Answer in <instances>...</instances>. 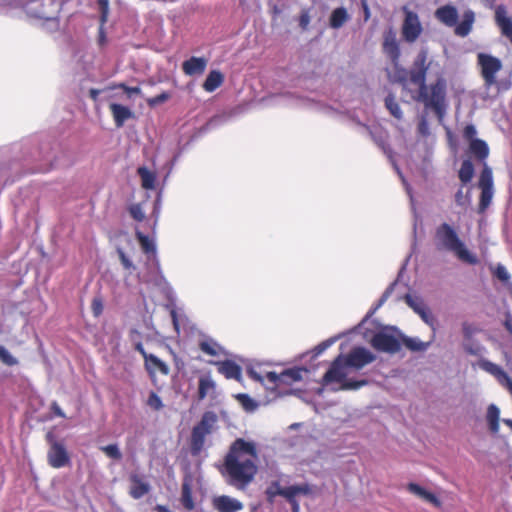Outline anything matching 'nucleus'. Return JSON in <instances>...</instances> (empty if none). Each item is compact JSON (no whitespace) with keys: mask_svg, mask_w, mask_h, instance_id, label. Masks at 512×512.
Segmentation results:
<instances>
[{"mask_svg":"<svg viewBox=\"0 0 512 512\" xmlns=\"http://www.w3.org/2000/svg\"><path fill=\"white\" fill-rule=\"evenodd\" d=\"M435 17L442 24L454 27L458 21V11L456 7L447 4L436 9Z\"/></svg>","mask_w":512,"mask_h":512,"instance_id":"a211bd4d","label":"nucleus"},{"mask_svg":"<svg viewBox=\"0 0 512 512\" xmlns=\"http://www.w3.org/2000/svg\"><path fill=\"white\" fill-rule=\"evenodd\" d=\"M309 23H310L309 12L307 10H303L299 16V26L303 30H306L309 26Z\"/></svg>","mask_w":512,"mask_h":512,"instance_id":"09e8293b","label":"nucleus"},{"mask_svg":"<svg viewBox=\"0 0 512 512\" xmlns=\"http://www.w3.org/2000/svg\"><path fill=\"white\" fill-rule=\"evenodd\" d=\"M207 67V60L203 57H191L182 63V70L188 76L201 75Z\"/></svg>","mask_w":512,"mask_h":512,"instance_id":"412c9836","label":"nucleus"},{"mask_svg":"<svg viewBox=\"0 0 512 512\" xmlns=\"http://www.w3.org/2000/svg\"><path fill=\"white\" fill-rule=\"evenodd\" d=\"M478 187L481 190L478 213L483 214L489 208L494 194L492 170L486 164L481 171Z\"/></svg>","mask_w":512,"mask_h":512,"instance_id":"1a4fd4ad","label":"nucleus"},{"mask_svg":"<svg viewBox=\"0 0 512 512\" xmlns=\"http://www.w3.org/2000/svg\"><path fill=\"white\" fill-rule=\"evenodd\" d=\"M349 16L345 8L339 7L333 10L331 13L329 24L332 28L338 29L344 25L348 20Z\"/></svg>","mask_w":512,"mask_h":512,"instance_id":"7c9ffc66","label":"nucleus"},{"mask_svg":"<svg viewBox=\"0 0 512 512\" xmlns=\"http://www.w3.org/2000/svg\"><path fill=\"white\" fill-rule=\"evenodd\" d=\"M91 310L95 317H99L103 312V301L101 297H94L91 303Z\"/></svg>","mask_w":512,"mask_h":512,"instance_id":"49530a36","label":"nucleus"},{"mask_svg":"<svg viewBox=\"0 0 512 512\" xmlns=\"http://www.w3.org/2000/svg\"><path fill=\"white\" fill-rule=\"evenodd\" d=\"M134 348L136 351H138L142 355L144 360H146V357H148L150 355L149 353H147L145 351L141 340H138L134 343Z\"/></svg>","mask_w":512,"mask_h":512,"instance_id":"5fc2aeb1","label":"nucleus"},{"mask_svg":"<svg viewBox=\"0 0 512 512\" xmlns=\"http://www.w3.org/2000/svg\"><path fill=\"white\" fill-rule=\"evenodd\" d=\"M477 64L480 67L481 77L484 86L489 89L497 83L496 75L502 69V62L499 58L486 53L477 55Z\"/></svg>","mask_w":512,"mask_h":512,"instance_id":"6e6552de","label":"nucleus"},{"mask_svg":"<svg viewBox=\"0 0 512 512\" xmlns=\"http://www.w3.org/2000/svg\"><path fill=\"white\" fill-rule=\"evenodd\" d=\"M180 500L185 509L191 511L195 508V503L192 497L191 483L187 479H185L182 483Z\"/></svg>","mask_w":512,"mask_h":512,"instance_id":"c756f323","label":"nucleus"},{"mask_svg":"<svg viewBox=\"0 0 512 512\" xmlns=\"http://www.w3.org/2000/svg\"><path fill=\"white\" fill-rule=\"evenodd\" d=\"M144 366L150 377H155L156 372L167 376L170 372L169 366L154 354H150L144 360Z\"/></svg>","mask_w":512,"mask_h":512,"instance_id":"4be33fe9","label":"nucleus"},{"mask_svg":"<svg viewBox=\"0 0 512 512\" xmlns=\"http://www.w3.org/2000/svg\"><path fill=\"white\" fill-rule=\"evenodd\" d=\"M0 360L8 366H14L18 363L17 359L15 357H13L4 346H1V345H0Z\"/></svg>","mask_w":512,"mask_h":512,"instance_id":"37998d69","label":"nucleus"},{"mask_svg":"<svg viewBox=\"0 0 512 512\" xmlns=\"http://www.w3.org/2000/svg\"><path fill=\"white\" fill-rule=\"evenodd\" d=\"M101 93V90L99 89H96V88H91L89 90V96L90 98L93 100V101H97L98 100V97H99V94Z\"/></svg>","mask_w":512,"mask_h":512,"instance_id":"e2e57ef3","label":"nucleus"},{"mask_svg":"<svg viewBox=\"0 0 512 512\" xmlns=\"http://www.w3.org/2000/svg\"><path fill=\"white\" fill-rule=\"evenodd\" d=\"M475 21V14L472 10H467L463 14V19L459 24H456L455 34L460 37H466L472 30Z\"/></svg>","mask_w":512,"mask_h":512,"instance_id":"393cba45","label":"nucleus"},{"mask_svg":"<svg viewBox=\"0 0 512 512\" xmlns=\"http://www.w3.org/2000/svg\"><path fill=\"white\" fill-rule=\"evenodd\" d=\"M496 276L498 279L502 281H507L509 279V274L503 266H499L496 270Z\"/></svg>","mask_w":512,"mask_h":512,"instance_id":"864d4df0","label":"nucleus"},{"mask_svg":"<svg viewBox=\"0 0 512 512\" xmlns=\"http://www.w3.org/2000/svg\"><path fill=\"white\" fill-rule=\"evenodd\" d=\"M238 399L242 402L246 409H253L256 406L253 400L246 394H240Z\"/></svg>","mask_w":512,"mask_h":512,"instance_id":"603ef678","label":"nucleus"},{"mask_svg":"<svg viewBox=\"0 0 512 512\" xmlns=\"http://www.w3.org/2000/svg\"><path fill=\"white\" fill-rule=\"evenodd\" d=\"M426 130H427V124H426V121L423 120L420 124H419V131L422 133V134H425L426 133Z\"/></svg>","mask_w":512,"mask_h":512,"instance_id":"69168bd1","label":"nucleus"},{"mask_svg":"<svg viewBox=\"0 0 512 512\" xmlns=\"http://www.w3.org/2000/svg\"><path fill=\"white\" fill-rule=\"evenodd\" d=\"M51 410L55 416L61 417V418H66L65 413L63 412V410L60 408V406L56 402L52 403Z\"/></svg>","mask_w":512,"mask_h":512,"instance_id":"6e6d98bb","label":"nucleus"},{"mask_svg":"<svg viewBox=\"0 0 512 512\" xmlns=\"http://www.w3.org/2000/svg\"><path fill=\"white\" fill-rule=\"evenodd\" d=\"M266 499L269 503H273L276 496H282L285 499L293 495V485L289 487H281L279 481H272L265 490Z\"/></svg>","mask_w":512,"mask_h":512,"instance_id":"5701e85b","label":"nucleus"},{"mask_svg":"<svg viewBox=\"0 0 512 512\" xmlns=\"http://www.w3.org/2000/svg\"><path fill=\"white\" fill-rule=\"evenodd\" d=\"M129 213L131 217L138 222H141L145 219V214L140 204L131 205L129 207Z\"/></svg>","mask_w":512,"mask_h":512,"instance_id":"c03bdc74","label":"nucleus"},{"mask_svg":"<svg viewBox=\"0 0 512 512\" xmlns=\"http://www.w3.org/2000/svg\"><path fill=\"white\" fill-rule=\"evenodd\" d=\"M170 98H171V94L169 92L164 91L159 95L148 98L146 100V102L149 107L153 108V107H156L157 105H160V104L168 101Z\"/></svg>","mask_w":512,"mask_h":512,"instance_id":"a19ab883","label":"nucleus"},{"mask_svg":"<svg viewBox=\"0 0 512 512\" xmlns=\"http://www.w3.org/2000/svg\"><path fill=\"white\" fill-rule=\"evenodd\" d=\"M333 342V339H328L318 344L313 350L314 355L318 356L322 354Z\"/></svg>","mask_w":512,"mask_h":512,"instance_id":"8fccbe9b","label":"nucleus"},{"mask_svg":"<svg viewBox=\"0 0 512 512\" xmlns=\"http://www.w3.org/2000/svg\"><path fill=\"white\" fill-rule=\"evenodd\" d=\"M462 329H463V334L465 336V338H470L474 329L472 328V326L468 323H463L462 325Z\"/></svg>","mask_w":512,"mask_h":512,"instance_id":"13d9d810","label":"nucleus"},{"mask_svg":"<svg viewBox=\"0 0 512 512\" xmlns=\"http://www.w3.org/2000/svg\"><path fill=\"white\" fill-rule=\"evenodd\" d=\"M385 106L396 119L402 118V111L401 108L396 101V98L393 94H388L385 98Z\"/></svg>","mask_w":512,"mask_h":512,"instance_id":"e433bc0d","label":"nucleus"},{"mask_svg":"<svg viewBox=\"0 0 512 512\" xmlns=\"http://www.w3.org/2000/svg\"><path fill=\"white\" fill-rule=\"evenodd\" d=\"M199 350L211 357L226 356L225 349L213 338L205 337L198 342Z\"/></svg>","mask_w":512,"mask_h":512,"instance_id":"aec40b11","label":"nucleus"},{"mask_svg":"<svg viewBox=\"0 0 512 512\" xmlns=\"http://www.w3.org/2000/svg\"><path fill=\"white\" fill-rule=\"evenodd\" d=\"M136 238L140 243V246L144 253L146 254H155L156 246L152 240L149 239L148 236L144 235L140 231H136Z\"/></svg>","mask_w":512,"mask_h":512,"instance_id":"c9c22d12","label":"nucleus"},{"mask_svg":"<svg viewBox=\"0 0 512 512\" xmlns=\"http://www.w3.org/2000/svg\"><path fill=\"white\" fill-rule=\"evenodd\" d=\"M487 421L489 424V428L492 433H498L499 431V418H500V410L499 408L491 404L487 409Z\"/></svg>","mask_w":512,"mask_h":512,"instance_id":"2f4dec72","label":"nucleus"},{"mask_svg":"<svg viewBox=\"0 0 512 512\" xmlns=\"http://www.w3.org/2000/svg\"><path fill=\"white\" fill-rule=\"evenodd\" d=\"M474 175V166L470 160H464L461 164L458 176L460 181L465 185L469 183Z\"/></svg>","mask_w":512,"mask_h":512,"instance_id":"473e14b6","label":"nucleus"},{"mask_svg":"<svg viewBox=\"0 0 512 512\" xmlns=\"http://www.w3.org/2000/svg\"><path fill=\"white\" fill-rule=\"evenodd\" d=\"M409 492L415 494L419 498L433 504L435 507H439L441 505L440 500L437 498L435 494L430 491H427L420 485L416 483H409L407 486Z\"/></svg>","mask_w":512,"mask_h":512,"instance_id":"a878e982","label":"nucleus"},{"mask_svg":"<svg viewBox=\"0 0 512 512\" xmlns=\"http://www.w3.org/2000/svg\"><path fill=\"white\" fill-rule=\"evenodd\" d=\"M216 389L217 385L212 377V373L210 371L203 373L198 380L197 399L202 401L208 396L214 398L216 396Z\"/></svg>","mask_w":512,"mask_h":512,"instance_id":"4468645a","label":"nucleus"},{"mask_svg":"<svg viewBox=\"0 0 512 512\" xmlns=\"http://www.w3.org/2000/svg\"><path fill=\"white\" fill-rule=\"evenodd\" d=\"M119 259L125 269L133 268V264L130 259L126 256L125 252L121 249L118 250Z\"/></svg>","mask_w":512,"mask_h":512,"instance_id":"3c124183","label":"nucleus"},{"mask_svg":"<svg viewBox=\"0 0 512 512\" xmlns=\"http://www.w3.org/2000/svg\"><path fill=\"white\" fill-rule=\"evenodd\" d=\"M400 334L402 333L395 327L381 330L371 338V346L377 351L395 354L401 349Z\"/></svg>","mask_w":512,"mask_h":512,"instance_id":"423d86ee","label":"nucleus"},{"mask_svg":"<svg viewBox=\"0 0 512 512\" xmlns=\"http://www.w3.org/2000/svg\"><path fill=\"white\" fill-rule=\"evenodd\" d=\"M113 88L122 89L128 96H131L133 94L138 95L141 93V89L139 87H130V86H127L125 83H119V84L113 86Z\"/></svg>","mask_w":512,"mask_h":512,"instance_id":"de8ad7c7","label":"nucleus"},{"mask_svg":"<svg viewBox=\"0 0 512 512\" xmlns=\"http://www.w3.org/2000/svg\"><path fill=\"white\" fill-rule=\"evenodd\" d=\"M258 462L256 443L237 438L224 458V474L228 477L229 484L238 489L249 485L258 472Z\"/></svg>","mask_w":512,"mask_h":512,"instance_id":"f03ea898","label":"nucleus"},{"mask_svg":"<svg viewBox=\"0 0 512 512\" xmlns=\"http://www.w3.org/2000/svg\"><path fill=\"white\" fill-rule=\"evenodd\" d=\"M375 360L376 356L372 352L360 346L354 347L347 355H343L344 364L354 370H361Z\"/></svg>","mask_w":512,"mask_h":512,"instance_id":"9d476101","label":"nucleus"},{"mask_svg":"<svg viewBox=\"0 0 512 512\" xmlns=\"http://www.w3.org/2000/svg\"><path fill=\"white\" fill-rule=\"evenodd\" d=\"M400 339L401 346L404 345L407 349L411 351H424L428 346L427 343L418 341L417 339L414 338H409L403 334H400Z\"/></svg>","mask_w":512,"mask_h":512,"instance_id":"f704fd0d","label":"nucleus"},{"mask_svg":"<svg viewBox=\"0 0 512 512\" xmlns=\"http://www.w3.org/2000/svg\"><path fill=\"white\" fill-rule=\"evenodd\" d=\"M423 31L418 15L405 9V18L402 24V36L406 42L413 43Z\"/></svg>","mask_w":512,"mask_h":512,"instance_id":"f8f14e48","label":"nucleus"},{"mask_svg":"<svg viewBox=\"0 0 512 512\" xmlns=\"http://www.w3.org/2000/svg\"><path fill=\"white\" fill-rule=\"evenodd\" d=\"M137 172L141 178L142 187L145 189H153L156 180L155 174L145 167H139Z\"/></svg>","mask_w":512,"mask_h":512,"instance_id":"72a5a7b5","label":"nucleus"},{"mask_svg":"<svg viewBox=\"0 0 512 512\" xmlns=\"http://www.w3.org/2000/svg\"><path fill=\"white\" fill-rule=\"evenodd\" d=\"M217 415L212 411L203 413L200 421L193 427L190 438V452L198 456L204 448L206 437L212 433Z\"/></svg>","mask_w":512,"mask_h":512,"instance_id":"39448f33","label":"nucleus"},{"mask_svg":"<svg viewBox=\"0 0 512 512\" xmlns=\"http://www.w3.org/2000/svg\"><path fill=\"white\" fill-rule=\"evenodd\" d=\"M129 337L131 341L135 343L136 341L140 340L141 334L136 329H132L130 331Z\"/></svg>","mask_w":512,"mask_h":512,"instance_id":"680f3d73","label":"nucleus"},{"mask_svg":"<svg viewBox=\"0 0 512 512\" xmlns=\"http://www.w3.org/2000/svg\"><path fill=\"white\" fill-rule=\"evenodd\" d=\"M495 22L500 28L503 36L512 43V19L507 15L504 5H499L495 9Z\"/></svg>","mask_w":512,"mask_h":512,"instance_id":"dca6fc26","label":"nucleus"},{"mask_svg":"<svg viewBox=\"0 0 512 512\" xmlns=\"http://www.w3.org/2000/svg\"><path fill=\"white\" fill-rule=\"evenodd\" d=\"M311 493V488L308 484H300L293 485V495L291 497H287L286 500L290 503L292 507V512H299L300 505L297 501L296 497L298 495H309Z\"/></svg>","mask_w":512,"mask_h":512,"instance_id":"c85d7f7f","label":"nucleus"},{"mask_svg":"<svg viewBox=\"0 0 512 512\" xmlns=\"http://www.w3.org/2000/svg\"><path fill=\"white\" fill-rule=\"evenodd\" d=\"M392 290V287L388 288L384 293L383 295L381 296L380 300H379V303L377 304V306L375 307L374 310L378 309L381 305H383V303L386 301V299L388 298L390 292Z\"/></svg>","mask_w":512,"mask_h":512,"instance_id":"052dcab7","label":"nucleus"},{"mask_svg":"<svg viewBox=\"0 0 512 512\" xmlns=\"http://www.w3.org/2000/svg\"><path fill=\"white\" fill-rule=\"evenodd\" d=\"M347 369L348 367L344 364L343 355L336 357L331 363L329 369L325 372L322 377L321 384L326 386L331 383H340V389L342 390H357L365 386L367 380H347Z\"/></svg>","mask_w":512,"mask_h":512,"instance_id":"20e7f679","label":"nucleus"},{"mask_svg":"<svg viewBox=\"0 0 512 512\" xmlns=\"http://www.w3.org/2000/svg\"><path fill=\"white\" fill-rule=\"evenodd\" d=\"M304 371H306V369L294 367V368L285 369L280 374H278L274 371L267 372L265 374V376H261L258 373H256L255 371H250L249 374L253 379H255L261 383H264L265 381H267L268 383L277 387L281 384L292 385L293 383L302 380V372H304Z\"/></svg>","mask_w":512,"mask_h":512,"instance_id":"0eeeda50","label":"nucleus"},{"mask_svg":"<svg viewBox=\"0 0 512 512\" xmlns=\"http://www.w3.org/2000/svg\"><path fill=\"white\" fill-rule=\"evenodd\" d=\"M433 241L437 251L451 252L460 261L470 265H476L479 262L478 257L467 249L456 229L447 222L436 227Z\"/></svg>","mask_w":512,"mask_h":512,"instance_id":"7ed1b4c3","label":"nucleus"},{"mask_svg":"<svg viewBox=\"0 0 512 512\" xmlns=\"http://www.w3.org/2000/svg\"><path fill=\"white\" fill-rule=\"evenodd\" d=\"M146 403L154 411H159V410H161L164 407L161 398L154 391H151L149 393V396H148V399H147Z\"/></svg>","mask_w":512,"mask_h":512,"instance_id":"58836bf2","label":"nucleus"},{"mask_svg":"<svg viewBox=\"0 0 512 512\" xmlns=\"http://www.w3.org/2000/svg\"><path fill=\"white\" fill-rule=\"evenodd\" d=\"M432 65L428 62V52L421 49L415 57L409 71L401 68L398 73V81L405 84L407 75L412 84L419 87L418 101L424 103L426 108H431L439 121H442L446 110L447 81L442 72L437 74L436 81L429 86L426 84L427 70Z\"/></svg>","mask_w":512,"mask_h":512,"instance_id":"f257e3e1","label":"nucleus"},{"mask_svg":"<svg viewBox=\"0 0 512 512\" xmlns=\"http://www.w3.org/2000/svg\"><path fill=\"white\" fill-rule=\"evenodd\" d=\"M109 109L113 115L116 127L120 128L125 121L133 117V112L126 106L117 103H111Z\"/></svg>","mask_w":512,"mask_h":512,"instance_id":"b1692460","label":"nucleus"},{"mask_svg":"<svg viewBox=\"0 0 512 512\" xmlns=\"http://www.w3.org/2000/svg\"><path fill=\"white\" fill-rule=\"evenodd\" d=\"M224 82V75L219 70H212L203 83V89L206 92H213Z\"/></svg>","mask_w":512,"mask_h":512,"instance_id":"cd10ccee","label":"nucleus"},{"mask_svg":"<svg viewBox=\"0 0 512 512\" xmlns=\"http://www.w3.org/2000/svg\"><path fill=\"white\" fill-rule=\"evenodd\" d=\"M504 326L506 330L512 335V319L510 317H507L504 322Z\"/></svg>","mask_w":512,"mask_h":512,"instance_id":"0e129e2a","label":"nucleus"},{"mask_svg":"<svg viewBox=\"0 0 512 512\" xmlns=\"http://www.w3.org/2000/svg\"><path fill=\"white\" fill-rule=\"evenodd\" d=\"M407 303L421 316V318L428 324L431 323L433 317L429 310L424 306L414 305L410 297L407 298Z\"/></svg>","mask_w":512,"mask_h":512,"instance_id":"4c0bfd02","label":"nucleus"},{"mask_svg":"<svg viewBox=\"0 0 512 512\" xmlns=\"http://www.w3.org/2000/svg\"><path fill=\"white\" fill-rule=\"evenodd\" d=\"M130 488L129 495L133 499H140L150 491V485L143 480V477L137 473L129 475Z\"/></svg>","mask_w":512,"mask_h":512,"instance_id":"f3484780","label":"nucleus"},{"mask_svg":"<svg viewBox=\"0 0 512 512\" xmlns=\"http://www.w3.org/2000/svg\"><path fill=\"white\" fill-rule=\"evenodd\" d=\"M476 134H477V131L473 124H467L464 127L463 133H462L463 138L468 142L476 140L477 139V138H475Z\"/></svg>","mask_w":512,"mask_h":512,"instance_id":"a18cd8bd","label":"nucleus"},{"mask_svg":"<svg viewBox=\"0 0 512 512\" xmlns=\"http://www.w3.org/2000/svg\"><path fill=\"white\" fill-rule=\"evenodd\" d=\"M455 201H456L457 205H459V206H463L465 204L462 187L456 192Z\"/></svg>","mask_w":512,"mask_h":512,"instance_id":"4d7b16f0","label":"nucleus"},{"mask_svg":"<svg viewBox=\"0 0 512 512\" xmlns=\"http://www.w3.org/2000/svg\"><path fill=\"white\" fill-rule=\"evenodd\" d=\"M97 4L100 10V23L102 27L108 21L109 0H98Z\"/></svg>","mask_w":512,"mask_h":512,"instance_id":"79ce46f5","label":"nucleus"},{"mask_svg":"<svg viewBox=\"0 0 512 512\" xmlns=\"http://www.w3.org/2000/svg\"><path fill=\"white\" fill-rule=\"evenodd\" d=\"M101 450L109 457L114 460H120L122 458V453L119 450L117 444H109L101 447Z\"/></svg>","mask_w":512,"mask_h":512,"instance_id":"ea45409f","label":"nucleus"},{"mask_svg":"<svg viewBox=\"0 0 512 512\" xmlns=\"http://www.w3.org/2000/svg\"><path fill=\"white\" fill-rule=\"evenodd\" d=\"M209 363L217 365L218 372L224 375L227 379H241L242 369L236 362L225 360L219 362L209 361Z\"/></svg>","mask_w":512,"mask_h":512,"instance_id":"6ab92c4d","label":"nucleus"},{"mask_svg":"<svg viewBox=\"0 0 512 512\" xmlns=\"http://www.w3.org/2000/svg\"><path fill=\"white\" fill-rule=\"evenodd\" d=\"M48 464L56 469L70 464V455L63 442L55 439L50 440V447L47 453Z\"/></svg>","mask_w":512,"mask_h":512,"instance_id":"9b49d317","label":"nucleus"},{"mask_svg":"<svg viewBox=\"0 0 512 512\" xmlns=\"http://www.w3.org/2000/svg\"><path fill=\"white\" fill-rule=\"evenodd\" d=\"M382 49L392 64L397 67L399 65L401 52L396 38V32L393 28H389L384 32Z\"/></svg>","mask_w":512,"mask_h":512,"instance_id":"ddd939ff","label":"nucleus"},{"mask_svg":"<svg viewBox=\"0 0 512 512\" xmlns=\"http://www.w3.org/2000/svg\"><path fill=\"white\" fill-rule=\"evenodd\" d=\"M155 510H156L157 512H171V511H170L166 506H164V505H157V506L155 507Z\"/></svg>","mask_w":512,"mask_h":512,"instance_id":"338daca9","label":"nucleus"},{"mask_svg":"<svg viewBox=\"0 0 512 512\" xmlns=\"http://www.w3.org/2000/svg\"><path fill=\"white\" fill-rule=\"evenodd\" d=\"M469 152L479 161H484L489 155V147L482 139L469 142Z\"/></svg>","mask_w":512,"mask_h":512,"instance_id":"bb28decb","label":"nucleus"},{"mask_svg":"<svg viewBox=\"0 0 512 512\" xmlns=\"http://www.w3.org/2000/svg\"><path fill=\"white\" fill-rule=\"evenodd\" d=\"M503 423L507 425L512 430V420L511 419H503Z\"/></svg>","mask_w":512,"mask_h":512,"instance_id":"774afa93","label":"nucleus"},{"mask_svg":"<svg viewBox=\"0 0 512 512\" xmlns=\"http://www.w3.org/2000/svg\"><path fill=\"white\" fill-rule=\"evenodd\" d=\"M361 6L364 12L365 20L370 18V9L366 0H361Z\"/></svg>","mask_w":512,"mask_h":512,"instance_id":"bf43d9fd","label":"nucleus"},{"mask_svg":"<svg viewBox=\"0 0 512 512\" xmlns=\"http://www.w3.org/2000/svg\"><path fill=\"white\" fill-rule=\"evenodd\" d=\"M212 507L217 512H238L244 508L241 501L227 495L215 496L212 499Z\"/></svg>","mask_w":512,"mask_h":512,"instance_id":"2eb2a0df","label":"nucleus"}]
</instances>
